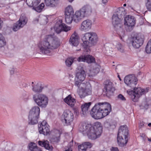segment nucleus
Instances as JSON below:
<instances>
[{
    "instance_id": "1",
    "label": "nucleus",
    "mask_w": 151,
    "mask_h": 151,
    "mask_svg": "<svg viewBox=\"0 0 151 151\" xmlns=\"http://www.w3.org/2000/svg\"><path fill=\"white\" fill-rule=\"evenodd\" d=\"M59 45L58 38L52 34L46 35L43 40L38 43L37 47L40 54L48 55L51 50L57 48Z\"/></svg>"
},
{
    "instance_id": "2",
    "label": "nucleus",
    "mask_w": 151,
    "mask_h": 151,
    "mask_svg": "<svg viewBox=\"0 0 151 151\" xmlns=\"http://www.w3.org/2000/svg\"><path fill=\"white\" fill-rule=\"evenodd\" d=\"M102 126L99 122H95L92 127L90 124L81 122L79 125L78 130L84 135H87L89 139L94 140L99 137L102 132Z\"/></svg>"
},
{
    "instance_id": "3",
    "label": "nucleus",
    "mask_w": 151,
    "mask_h": 151,
    "mask_svg": "<svg viewBox=\"0 0 151 151\" xmlns=\"http://www.w3.org/2000/svg\"><path fill=\"white\" fill-rule=\"evenodd\" d=\"M91 6L86 5L82 6L79 10L76 11L74 15H65V22L67 24L71 23L73 21L77 23L85 17L90 15L92 13Z\"/></svg>"
},
{
    "instance_id": "4",
    "label": "nucleus",
    "mask_w": 151,
    "mask_h": 151,
    "mask_svg": "<svg viewBox=\"0 0 151 151\" xmlns=\"http://www.w3.org/2000/svg\"><path fill=\"white\" fill-rule=\"evenodd\" d=\"M111 110V106L109 103H98L91 109L90 114L93 118L99 119L108 115Z\"/></svg>"
},
{
    "instance_id": "5",
    "label": "nucleus",
    "mask_w": 151,
    "mask_h": 151,
    "mask_svg": "<svg viewBox=\"0 0 151 151\" xmlns=\"http://www.w3.org/2000/svg\"><path fill=\"white\" fill-rule=\"evenodd\" d=\"M124 12L122 10L118 9L116 14H114L112 17V23L115 28H119L117 31V33L119 35L120 39L122 41H124L125 36L124 32L121 27V24L123 19Z\"/></svg>"
},
{
    "instance_id": "6",
    "label": "nucleus",
    "mask_w": 151,
    "mask_h": 151,
    "mask_svg": "<svg viewBox=\"0 0 151 151\" xmlns=\"http://www.w3.org/2000/svg\"><path fill=\"white\" fill-rule=\"evenodd\" d=\"M98 37L97 34L94 32H90L83 35L82 40L83 42V46L86 48L89 43L93 45H96L98 41Z\"/></svg>"
},
{
    "instance_id": "7",
    "label": "nucleus",
    "mask_w": 151,
    "mask_h": 151,
    "mask_svg": "<svg viewBox=\"0 0 151 151\" xmlns=\"http://www.w3.org/2000/svg\"><path fill=\"white\" fill-rule=\"evenodd\" d=\"M33 99L38 106L42 108H46L48 104V98L46 95L43 93L35 94L33 96Z\"/></svg>"
},
{
    "instance_id": "8",
    "label": "nucleus",
    "mask_w": 151,
    "mask_h": 151,
    "mask_svg": "<svg viewBox=\"0 0 151 151\" xmlns=\"http://www.w3.org/2000/svg\"><path fill=\"white\" fill-rule=\"evenodd\" d=\"M77 86L78 87L77 93L80 98H84L91 94L92 88L89 83L81 84Z\"/></svg>"
},
{
    "instance_id": "9",
    "label": "nucleus",
    "mask_w": 151,
    "mask_h": 151,
    "mask_svg": "<svg viewBox=\"0 0 151 151\" xmlns=\"http://www.w3.org/2000/svg\"><path fill=\"white\" fill-rule=\"evenodd\" d=\"M148 88L142 89L141 87H137L134 88L133 90L131 91H127V92L129 95H130L132 100L133 101L136 102L142 95L148 92Z\"/></svg>"
},
{
    "instance_id": "10",
    "label": "nucleus",
    "mask_w": 151,
    "mask_h": 151,
    "mask_svg": "<svg viewBox=\"0 0 151 151\" xmlns=\"http://www.w3.org/2000/svg\"><path fill=\"white\" fill-rule=\"evenodd\" d=\"M40 113V108L38 106L33 107L30 110L29 115V123L34 125L38 122Z\"/></svg>"
},
{
    "instance_id": "11",
    "label": "nucleus",
    "mask_w": 151,
    "mask_h": 151,
    "mask_svg": "<svg viewBox=\"0 0 151 151\" xmlns=\"http://www.w3.org/2000/svg\"><path fill=\"white\" fill-rule=\"evenodd\" d=\"M86 75L84 68L81 66H78L76 70L75 85L78 86L79 85L83 84L82 82L85 78Z\"/></svg>"
},
{
    "instance_id": "12",
    "label": "nucleus",
    "mask_w": 151,
    "mask_h": 151,
    "mask_svg": "<svg viewBox=\"0 0 151 151\" xmlns=\"http://www.w3.org/2000/svg\"><path fill=\"white\" fill-rule=\"evenodd\" d=\"M74 116L73 113L68 109L65 110L61 117L62 122L65 125H70L73 122Z\"/></svg>"
},
{
    "instance_id": "13",
    "label": "nucleus",
    "mask_w": 151,
    "mask_h": 151,
    "mask_svg": "<svg viewBox=\"0 0 151 151\" xmlns=\"http://www.w3.org/2000/svg\"><path fill=\"white\" fill-rule=\"evenodd\" d=\"M144 37L140 34L132 37L130 40V44L135 49H138L143 44L144 42Z\"/></svg>"
},
{
    "instance_id": "14",
    "label": "nucleus",
    "mask_w": 151,
    "mask_h": 151,
    "mask_svg": "<svg viewBox=\"0 0 151 151\" xmlns=\"http://www.w3.org/2000/svg\"><path fill=\"white\" fill-rule=\"evenodd\" d=\"M104 91L106 96L109 97L113 94L115 90L113 83L109 80L106 81L104 83Z\"/></svg>"
},
{
    "instance_id": "15",
    "label": "nucleus",
    "mask_w": 151,
    "mask_h": 151,
    "mask_svg": "<svg viewBox=\"0 0 151 151\" xmlns=\"http://www.w3.org/2000/svg\"><path fill=\"white\" fill-rule=\"evenodd\" d=\"M39 132L40 134L44 135H47L50 132V126L47 122L44 120L38 124Z\"/></svg>"
},
{
    "instance_id": "16",
    "label": "nucleus",
    "mask_w": 151,
    "mask_h": 151,
    "mask_svg": "<svg viewBox=\"0 0 151 151\" xmlns=\"http://www.w3.org/2000/svg\"><path fill=\"white\" fill-rule=\"evenodd\" d=\"M54 31L57 33H60L61 31L67 32L70 29V27L64 23H62L61 21L57 22L53 28Z\"/></svg>"
},
{
    "instance_id": "17",
    "label": "nucleus",
    "mask_w": 151,
    "mask_h": 151,
    "mask_svg": "<svg viewBox=\"0 0 151 151\" xmlns=\"http://www.w3.org/2000/svg\"><path fill=\"white\" fill-rule=\"evenodd\" d=\"M137 80L133 75H129L125 77L124 78L125 83L128 86L132 87H134L137 83Z\"/></svg>"
},
{
    "instance_id": "18",
    "label": "nucleus",
    "mask_w": 151,
    "mask_h": 151,
    "mask_svg": "<svg viewBox=\"0 0 151 151\" xmlns=\"http://www.w3.org/2000/svg\"><path fill=\"white\" fill-rule=\"evenodd\" d=\"M77 60L78 62H86L88 64L95 62V58L89 55H82L79 57Z\"/></svg>"
},
{
    "instance_id": "19",
    "label": "nucleus",
    "mask_w": 151,
    "mask_h": 151,
    "mask_svg": "<svg viewBox=\"0 0 151 151\" xmlns=\"http://www.w3.org/2000/svg\"><path fill=\"white\" fill-rule=\"evenodd\" d=\"M92 24V22L91 20H84L82 22L81 24L80 30L82 31H88L91 29Z\"/></svg>"
},
{
    "instance_id": "20",
    "label": "nucleus",
    "mask_w": 151,
    "mask_h": 151,
    "mask_svg": "<svg viewBox=\"0 0 151 151\" xmlns=\"http://www.w3.org/2000/svg\"><path fill=\"white\" fill-rule=\"evenodd\" d=\"M31 86L32 91L36 93L41 92L44 88V85L41 82L34 83L32 82Z\"/></svg>"
},
{
    "instance_id": "21",
    "label": "nucleus",
    "mask_w": 151,
    "mask_h": 151,
    "mask_svg": "<svg viewBox=\"0 0 151 151\" xmlns=\"http://www.w3.org/2000/svg\"><path fill=\"white\" fill-rule=\"evenodd\" d=\"M124 24L131 27L134 26L135 24V19L133 16L127 15L124 18Z\"/></svg>"
},
{
    "instance_id": "22",
    "label": "nucleus",
    "mask_w": 151,
    "mask_h": 151,
    "mask_svg": "<svg viewBox=\"0 0 151 151\" xmlns=\"http://www.w3.org/2000/svg\"><path fill=\"white\" fill-rule=\"evenodd\" d=\"M79 38L78 34L74 32L70 37L69 42L72 45L76 46L79 43Z\"/></svg>"
},
{
    "instance_id": "23",
    "label": "nucleus",
    "mask_w": 151,
    "mask_h": 151,
    "mask_svg": "<svg viewBox=\"0 0 151 151\" xmlns=\"http://www.w3.org/2000/svg\"><path fill=\"white\" fill-rule=\"evenodd\" d=\"M64 100L66 103L71 107H74L76 103L75 99L70 95H68L64 99Z\"/></svg>"
},
{
    "instance_id": "24",
    "label": "nucleus",
    "mask_w": 151,
    "mask_h": 151,
    "mask_svg": "<svg viewBox=\"0 0 151 151\" xmlns=\"http://www.w3.org/2000/svg\"><path fill=\"white\" fill-rule=\"evenodd\" d=\"M92 144L89 142H85L78 146L79 151H86L87 149L90 148L92 146Z\"/></svg>"
},
{
    "instance_id": "25",
    "label": "nucleus",
    "mask_w": 151,
    "mask_h": 151,
    "mask_svg": "<svg viewBox=\"0 0 151 151\" xmlns=\"http://www.w3.org/2000/svg\"><path fill=\"white\" fill-rule=\"evenodd\" d=\"M127 141V137L118 135L117 136V142L119 145L122 147L125 146Z\"/></svg>"
},
{
    "instance_id": "26",
    "label": "nucleus",
    "mask_w": 151,
    "mask_h": 151,
    "mask_svg": "<svg viewBox=\"0 0 151 151\" xmlns=\"http://www.w3.org/2000/svg\"><path fill=\"white\" fill-rule=\"evenodd\" d=\"M128 129L126 125L122 126L120 127L118 131V135L127 137L128 134Z\"/></svg>"
},
{
    "instance_id": "27",
    "label": "nucleus",
    "mask_w": 151,
    "mask_h": 151,
    "mask_svg": "<svg viewBox=\"0 0 151 151\" xmlns=\"http://www.w3.org/2000/svg\"><path fill=\"white\" fill-rule=\"evenodd\" d=\"M38 144L40 146L44 147L46 149L49 151H52L53 149L52 146L50 145L49 142L47 140L43 141H39Z\"/></svg>"
},
{
    "instance_id": "28",
    "label": "nucleus",
    "mask_w": 151,
    "mask_h": 151,
    "mask_svg": "<svg viewBox=\"0 0 151 151\" xmlns=\"http://www.w3.org/2000/svg\"><path fill=\"white\" fill-rule=\"evenodd\" d=\"M59 0H45V3L47 6L54 7L57 6Z\"/></svg>"
},
{
    "instance_id": "29",
    "label": "nucleus",
    "mask_w": 151,
    "mask_h": 151,
    "mask_svg": "<svg viewBox=\"0 0 151 151\" xmlns=\"http://www.w3.org/2000/svg\"><path fill=\"white\" fill-rule=\"evenodd\" d=\"M27 21L28 19L27 17L24 15L22 14L17 22L23 27L26 24Z\"/></svg>"
},
{
    "instance_id": "30",
    "label": "nucleus",
    "mask_w": 151,
    "mask_h": 151,
    "mask_svg": "<svg viewBox=\"0 0 151 151\" xmlns=\"http://www.w3.org/2000/svg\"><path fill=\"white\" fill-rule=\"evenodd\" d=\"M74 11L72 6L69 5L66 7L65 11V15H74Z\"/></svg>"
},
{
    "instance_id": "31",
    "label": "nucleus",
    "mask_w": 151,
    "mask_h": 151,
    "mask_svg": "<svg viewBox=\"0 0 151 151\" xmlns=\"http://www.w3.org/2000/svg\"><path fill=\"white\" fill-rule=\"evenodd\" d=\"M41 0H26V3L28 6L33 7L37 6L40 3Z\"/></svg>"
},
{
    "instance_id": "32",
    "label": "nucleus",
    "mask_w": 151,
    "mask_h": 151,
    "mask_svg": "<svg viewBox=\"0 0 151 151\" xmlns=\"http://www.w3.org/2000/svg\"><path fill=\"white\" fill-rule=\"evenodd\" d=\"M113 45L115 47L118 51L121 52H124V46L119 42H115L113 44Z\"/></svg>"
},
{
    "instance_id": "33",
    "label": "nucleus",
    "mask_w": 151,
    "mask_h": 151,
    "mask_svg": "<svg viewBox=\"0 0 151 151\" xmlns=\"http://www.w3.org/2000/svg\"><path fill=\"white\" fill-rule=\"evenodd\" d=\"M91 103V102H89L84 103L82 105L81 107L82 111L83 112V114L86 113V111H88Z\"/></svg>"
},
{
    "instance_id": "34",
    "label": "nucleus",
    "mask_w": 151,
    "mask_h": 151,
    "mask_svg": "<svg viewBox=\"0 0 151 151\" xmlns=\"http://www.w3.org/2000/svg\"><path fill=\"white\" fill-rule=\"evenodd\" d=\"M29 150L30 151H42L38 148L35 143L31 142L29 144Z\"/></svg>"
},
{
    "instance_id": "35",
    "label": "nucleus",
    "mask_w": 151,
    "mask_h": 151,
    "mask_svg": "<svg viewBox=\"0 0 151 151\" xmlns=\"http://www.w3.org/2000/svg\"><path fill=\"white\" fill-rule=\"evenodd\" d=\"M100 66L97 65L95 67L91 68L90 70L91 76H94L98 73L100 71Z\"/></svg>"
},
{
    "instance_id": "36",
    "label": "nucleus",
    "mask_w": 151,
    "mask_h": 151,
    "mask_svg": "<svg viewBox=\"0 0 151 151\" xmlns=\"http://www.w3.org/2000/svg\"><path fill=\"white\" fill-rule=\"evenodd\" d=\"M44 6V4L43 3H42L36 7H35V6H33L32 9L38 12H40L42 11Z\"/></svg>"
},
{
    "instance_id": "37",
    "label": "nucleus",
    "mask_w": 151,
    "mask_h": 151,
    "mask_svg": "<svg viewBox=\"0 0 151 151\" xmlns=\"http://www.w3.org/2000/svg\"><path fill=\"white\" fill-rule=\"evenodd\" d=\"M75 58H67L65 61L66 65L68 67L70 66L74 61Z\"/></svg>"
},
{
    "instance_id": "38",
    "label": "nucleus",
    "mask_w": 151,
    "mask_h": 151,
    "mask_svg": "<svg viewBox=\"0 0 151 151\" xmlns=\"http://www.w3.org/2000/svg\"><path fill=\"white\" fill-rule=\"evenodd\" d=\"M22 28V27L17 22L14 24L12 28L13 31L16 32Z\"/></svg>"
},
{
    "instance_id": "39",
    "label": "nucleus",
    "mask_w": 151,
    "mask_h": 151,
    "mask_svg": "<svg viewBox=\"0 0 151 151\" xmlns=\"http://www.w3.org/2000/svg\"><path fill=\"white\" fill-rule=\"evenodd\" d=\"M146 52L148 54L151 53V39L148 42L145 48Z\"/></svg>"
},
{
    "instance_id": "40",
    "label": "nucleus",
    "mask_w": 151,
    "mask_h": 151,
    "mask_svg": "<svg viewBox=\"0 0 151 151\" xmlns=\"http://www.w3.org/2000/svg\"><path fill=\"white\" fill-rule=\"evenodd\" d=\"M6 44V42L5 38L1 36L0 38V48L4 47Z\"/></svg>"
},
{
    "instance_id": "41",
    "label": "nucleus",
    "mask_w": 151,
    "mask_h": 151,
    "mask_svg": "<svg viewBox=\"0 0 151 151\" xmlns=\"http://www.w3.org/2000/svg\"><path fill=\"white\" fill-rule=\"evenodd\" d=\"M57 133L56 134V136H54L52 138L53 141L55 142H58L60 140V134L59 132L58 131Z\"/></svg>"
},
{
    "instance_id": "42",
    "label": "nucleus",
    "mask_w": 151,
    "mask_h": 151,
    "mask_svg": "<svg viewBox=\"0 0 151 151\" xmlns=\"http://www.w3.org/2000/svg\"><path fill=\"white\" fill-rule=\"evenodd\" d=\"M42 23L43 24H46L48 22V18L47 17L43 16L42 17Z\"/></svg>"
},
{
    "instance_id": "43",
    "label": "nucleus",
    "mask_w": 151,
    "mask_h": 151,
    "mask_svg": "<svg viewBox=\"0 0 151 151\" xmlns=\"http://www.w3.org/2000/svg\"><path fill=\"white\" fill-rule=\"evenodd\" d=\"M146 6L148 10L151 11V1H147Z\"/></svg>"
},
{
    "instance_id": "44",
    "label": "nucleus",
    "mask_w": 151,
    "mask_h": 151,
    "mask_svg": "<svg viewBox=\"0 0 151 151\" xmlns=\"http://www.w3.org/2000/svg\"><path fill=\"white\" fill-rule=\"evenodd\" d=\"M118 98L119 99L123 101H125L126 100L125 98L121 94H120L118 96Z\"/></svg>"
},
{
    "instance_id": "45",
    "label": "nucleus",
    "mask_w": 151,
    "mask_h": 151,
    "mask_svg": "<svg viewBox=\"0 0 151 151\" xmlns=\"http://www.w3.org/2000/svg\"><path fill=\"white\" fill-rule=\"evenodd\" d=\"M111 126L110 124L108 122H104V126L106 128H108Z\"/></svg>"
},
{
    "instance_id": "46",
    "label": "nucleus",
    "mask_w": 151,
    "mask_h": 151,
    "mask_svg": "<svg viewBox=\"0 0 151 151\" xmlns=\"http://www.w3.org/2000/svg\"><path fill=\"white\" fill-rule=\"evenodd\" d=\"M9 71L11 75H12L14 73V69L13 68H10L9 69Z\"/></svg>"
},
{
    "instance_id": "47",
    "label": "nucleus",
    "mask_w": 151,
    "mask_h": 151,
    "mask_svg": "<svg viewBox=\"0 0 151 151\" xmlns=\"http://www.w3.org/2000/svg\"><path fill=\"white\" fill-rule=\"evenodd\" d=\"M111 151H119V150L117 147H112L111 149Z\"/></svg>"
},
{
    "instance_id": "48",
    "label": "nucleus",
    "mask_w": 151,
    "mask_h": 151,
    "mask_svg": "<svg viewBox=\"0 0 151 151\" xmlns=\"http://www.w3.org/2000/svg\"><path fill=\"white\" fill-rule=\"evenodd\" d=\"M144 126V123L143 122H140L139 124V127L140 128L143 127Z\"/></svg>"
},
{
    "instance_id": "49",
    "label": "nucleus",
    "mask_w": 151,
    "mask_h": 151,
    "mask_svg": "<svg viewBox=\"0 0 151 151\" xmlns=\"http://www.w3.org/2000/svg\"><path fill=\"white\" fill-rule=\"evenodd\" d=\"M73 110L74 111V112H76V113H77V112H79L78 109L77 108H74Z\"/></svg>"
},
{
    "instance_id": "50",
    "label": "nucleus",
    "mask_w": 151,
    "mask_h": 151,
    "mask_svg": "<svg viewBox=\"0 0 151 151\" xmlns=\"http://www.w3.org/2000/svg\"><path fill=\"white\" fill-rule=\"evenodd\" d=\"M108 1L107 0H102V3L104 4H106L107 3Z\"/></svg>"
},
{
    "instance_id": "51",
    "label": "nucleus",
    "mask_w": 151,
    "mask_h": 151,
    "mask_svg": "<svg viewBox=\"0 0 151 151\" xmlns=\"http://www.w3.org/2000/svg\"><path fill=\"white\" fill-rule=\"evenodd\" d=\"M38 19H36L34 21L35 23L36 22H38Z\"/></svg>"
},
{
    "instance_id": "52",
    "label": "nucleus",
    "mask_w": 151,
    "mask_h": 151,
    "mask_svg": "<svg viewBox=\"0 0 151 151\" xmlns=\"http://www.w3.org/2000/svg\"><path fill=\"white\" fill-rule=\"evenodd\" d=\"M147 139L148 141L150 142H151V138H147Z\"/></svg>"
},
{
    "instance_id": "53",
    "label": "nucleus",
    "mask_w": 151,
    "mask_h": 151,
    "mask_svg": "<svg viewBox=\"0 0 151 151\" xmlns=\"http://www.w3.org/2000/svg\"><path fill=\"white\" fill-rule=\"evenodd\" d=\"M74 0H69L68 1L70 3L72 2Z\"/></svg>"
},
{
    "instance_id": "54",
    "label": "nucleus",
    "mask_w": 151,
    "mask_h": 151,
    "mask_svg": "<svg viewBox=\"0 0 151 151\" xmlns=\"http://www.w3.org/2000/svg\"><path fill=\"white\" fill-rule=\"evenodd\" d=\"M148 126H149V127H151V123H149L148 124Z\"/></svg>"
},
{
    "instance_id": "55",
    "label": "nucleus",
    "mask_w": 151,
    "mask_h": 151,
    "mask_svg": "<svg viewBox=\"0 0 151 151\" xmlns=\"http://www.w3.org/2000/svg\"><path fill=\"white\" fill-rule=\"evenodd\" d=\"M118 77L119 78V79L120 81H121V79L119 77V75H118Z\"/></svg>"
},
{
    "instance_id": "56",
    "label": "nucleus",
    "mask_w": 151,
    "mask_h": 151,
    "mask_svg": "<svg viewBox=\"0 0 151 151\" xmlns=\"http://www.w3.org/2000/svg\"><path fill=\"white\" fill-rule=\"evenodd\" d=\"M126 6V4H124V5H123V6Z\"/></svg>"
},
{
    "instance_id": "57",
    "label": "nucleus",
    "mask_w": 151,
    "mask_h": 151,
    "mask_svg": "<svg viewBox=\"0 0 151 151\" xmlns=\"http://www.w3.org/2000/svg\"><path fill=\"white\" fill-rule=\"evenodd\" d=\"M90 50L88 49V50L86 51L88 52H89Z\"/></svg>"
},
{
    "instance_id": "58",
    "label": "nucleus",
    "mask_w": 151,
    "mask_h": 151,
    "mask_svg": "<svg viewBox=\"0 0 151 151\" xmlns=\"http://www.w3.org/2000/svg\"><path fill=\"white\" fill-rule=\"evenodd\" d=\"M147 1H151V0H147Z\"/></svg>"
}]
</instances>
